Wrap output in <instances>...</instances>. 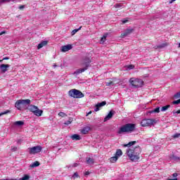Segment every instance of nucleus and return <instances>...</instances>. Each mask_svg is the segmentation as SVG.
Returning <instances> with one entry per match:
<instances>
[{"label":"nucleus","mask_w":180,"mask_h":180,"mask_svg":"<svg viewBox=\"0 0 180 180\" xmlns=\"http://www.w3.org/2000/svg\"><path fill=\"white\" fill-rule=\"evenodd\" d=\"M141 149L140 146H136L135 148H130L127 149V155L132 162H137L140 160V154Z\"/></svg>","instance_id":"nucleus-1"},{"label":"nucleus","mask_w":180,"mask_h":180,"mask_svg":"<svg viewBox=\"0 0 180 180\" xmlns=\"http://www.w3.org/2000/svg\"><path fill=\"white\" fill-rule=\"evenodd\" d=\"M134 129H136V125L134 124H126L122 127H120V129L117 131V134L122 135L124 133L132 132Z\"/></svg>","instance_id":"nucleus-2"},{"label":"nucleus","mask_w":180,"mask_h":180,"mask_svg":"<svg viewBox=\"0 0 180 180\" xmlns=\"http://www.w3.org/2000/svg\"><path fill=\"white\" fill-rule=\"evenodd\" d=\"M129 84L131 88L137 89L139 88H142L143 85H144V82L142 79L131 77L129 79Z\"/></svg>","instance_id":"nucleus-3"},{"label":"nucleus","mask_w":180,"mask_h":180,"mask_svg":"<svg viewBox=\"0 0 180 180\" xmlns=\"http://www.w3.org/2000/svg\"><path fill=\"white\" fill-rule=\"evenodd\" d=\"M30 103V99L19 100L15 102V107L17 108L18 110H22L26 107V105H29Z\"/></svg>","instance_id":"nucleus-4"},{"label":"nucleus","mask_w":180,"mask_h":180,"mask_svg":"<svg viewBox=\"0 0 180 180\" xmlns=\"http://www.w3.org/2000/svg\"><path fill=\"white\" fill-rule=\"evenodd\" d=\"M68 95L74 98H81L84 96L82 91L76 89H70L68 92Z\"/></svg>","instance_id":"nucleus-5"},{"label":"nucleus","mask_w":180,"mask_h":180,"mask_svg":"<svg viewBox=\"0 0 180 180\" xmlns=\"http://www.w3.org/2000/svg\"><path fill=\"white\" fill-rule=\"evenodd\" d=\"M43 148L41 146H34L32 148H27V151L30 155L39 153Z\"/></svg>","instance_id":"nucleus-6"},{"label":"nucleus","mask_w":180,"mask_h":180,"mask_svg":"<svg viewBox=\"0 0 180 180\" xmlns=\"http://www.w3.org/2000/svg\"><path fill=\"white\" fill-rule=\"evenodd\" d=\"M154 123V120L151 119H145L141 121L142 127L152 126Z\"/></svg>","instance_id":"nucleus-7"},{"label":"nucleus","mask_w":180,"mask_h":180,"mask_svg":"<svg viewBox=\"0 0 180 180\" xmlns=\"http://www.w3.org/2000/svg\"><path fill=\"white\" fill-rule=\"evenodd\" d=\"M10 68V65L9 64H1L0 65V72L1 74H4L6 73L8 70V68Z\"/></svg>","instance_id":"nucleus-8"},{"label":"nucleus","mask_w":180,"mask_h":180,"mask_svg":"<svg viewBox=\"0 0 180 180\" xmlns=\"http://www.w3.org/2000/svg\"><path fill=\"white\" fill-rule=\"evenodd\" d=\"M106 101H102L101 103H98L95 106V112H98V110H100V108H101L102 107L105 106L106 105Z\"/></svg>","instance_id":"nucleus-9"},{"label":"nucleus","mask_w":180,"mask_h":180,"mask_svg":"<svg viewBox=\"0 0 180 180\" xmlns=\"http://www.w3.org/2000/svg\"><path fill=\"white\" fill-rule=\"evenodd\" d=\"M91 60L89 57H85L83 61V63L82 65H84L85 68H89L90 66Z\"/></svg>","instance_id":"nucleus-10"},{"label":"nucleus","mask_w":180,"mask_h":180,"mask_svg":"<svg viewBox=\"0 0 180 180\" xmlns=\"http://www.w3.org/2000/svg\"><path fill=\"white\" fill-rule=\"evenodd\" d=\"M72 49V46L71 44H68L61 47V51L63 53L68 52L69 50Z\"/></svg>","instance_id":"nucleus-11"},{"label":"nucleus","mask_w":180,"mask_h":180,"mask_svg":"<svg viewBox=\"0 0 180 180\" xmlns=\"http://www.w3.org/2000/svg\"><path fill=\"white\" fill-rule=\"evenodd\" d=\"M134 31L133 29H127L126 31H124L122 34V37L124 38L127 37V36H129L131 33H132V32Z\"/></svg>","instance_id":"nucleus-12"},{"label":"nucleus","mask_w":180,"mask_h":180,"mask_svg":"<svg viewBox=\"0 0 180 180\" xmlns=\"http://www.w3.org/2000/svg\"><path fill=\"white\" fill-rule=\"evenodd\" d=\"M114 114H115V111H112V110L110 111L108 115L105 117L104 122H106L108 120H111Z\"/></svg>","instance_id":"nucleus-13"},{"label":"nucleus","mask_w":180,"mask_h":180,"mask_svg":"<svg viewBox=\"0 0 180 180\" xmlns=\"http://www.w3.org/2000/svg\"><path fill=\"white\" fill-rule=\"evenodd\" d=\"M87 69V68L84 67V68L77 70L75 72H74L73 75H79V74L86 72Z\"/></svg>","instance_id":"nucleus-14"},{"label":"nucleus","mask_w":180,"mask_h":180,"mask_svg":"<svg viewBox=\"0 0 180 180\" xmlns=\"http://www.w3.org/2000/svg\"><path fill=\"white\" fill-rule=\"evenodd\" d=\"M48 44V41H42L41 43L38 44L37 49H41V48L47 46Z\"/></svg>","instance_id":"nucleus-15"},{"label":"nucleus","mask_w":180,"mask_h":180,"mask_svg":"<svg viewBox=\"0 0 180 180\" xmlns=\"http://www.w3.org/2000/svg\"><path fill=\"white\" fill-rule=\"evenodd\" d=\"M32 113H34V115L35 116L40 117L43 115L44 111L41 110H39V109L36 110V111H34Z\"/></svg>","instance_id":"nucleus-16"},{"label":"nucleus","mask_w":180,"mask_h":180,"mask_svg":"<svg viewBox=\"0 0 180 180\" xmlns=\"http://www.w3.org/2000/svg\"><path fill=\"white\" fill-rule=\"evenodd\" d=\"M91 130V127H84L83 128V129H82L81 132H82V134H87L88 132H89V131Z\"/></svg>","instance_id":"nucleus-17"},{"label":"nucleus","mask_w":180,"mask_h":180,"mask_svg":"<svg viewBox=\"0 0 180 180\" xmlns=\"http://www.w3.org/2000/svg\"><path fill=\"white\" fill-rule=\"evenodd\" d=\"M167 46H168L167 43H163L162 44L155 46L154 47V49H164L165 47H167Z\"/></svg>","instance_id":"nucleus-18"},{"label":"nucleus","mask_w":180,"mask_h":180,"mask_svg":"<svg viewBox=\"0 0 180 180\" xmlns=\"http://www.w3.org/2000/svg\"><path fill=\"white\" fill-rule=\"evenodd\" d=\"M136 143V141H131V142H129L127 144H124L122 145V146L124 148H130L131 146H132L133 145H135Z\"/></svg>","instance_id":"nucleus-19"},{"label":"nucleus","mask_w":180,"mask_h":180,"mask_svg":"<svg viewBox=\"0 0 180 180\" xmlns=\"http://www.w3.org/2000/svg\"><path fill=\"white\" fill-rule=\"evenodd\" d=\"M39 108H37V106L36 105H30L29 106V110L31 112H33L34 111H36Z\"/></svg>","instance_id":"nucleus-20"},{"label":"nucleus","mask_w":180,"mask_h":180,"mask_svg":"<svg viewBox=\"0 0 180 180\" xmlns=\"http://www.w3.org/2000/svg\"><path fill=\"white\" fill-rule=\"evenodd\" d=\"M169 158L173 161H180V158L176 156L175 155H170Z\"/></svg>","instance_id":"nucleus-21"},{"label":"nucleus","mask_w":180,"mask_h":180,"mask_svg":"<svg viewBox=\"0 0 180 180\" xmlns=\"http://www.w3.org/2000/svg\"><path fill=\"white\" fill-rule=\"evenodd\" d=\"M86 162H87V164L92 165L94 164V159L91 158H86Z\"/></svg>","instance_id":"nucleus-22"},{"label":"nucleus","mask_w":180,"mask_h":180,"mask_svg":"<svg viewBox=\"0 0 180 180\" xmlns=\"http://www.w3.org/2000/svg\"><path fill=\"white\" fill-rule=\"evenodd\" d=\"M122 155V151L121 149H117L115 156L120 158Z\"/></svg>","instance_id":"nucleus-23"},{"label":"nucleus","mask_w":180,"mask_h":180,"mask_svg":"<svg viewBox=\"0 0 180 180\" xmlns=\"http://www.w3.org/2000/svg\"><path fill=\"white\" fill-rule=\"evenodd\" d=\"M71 139L72 140L79 141L81 139L79 135L78 134H74L71 136Z\"/></svg>","instance_id":"nucleus-24"},{"label":"nucleus","mask_w":180,"mask_h":180,"mask_svg":"<svg viewBox=\"0 0 180 180\" xmlns=\"http://www.w3.org/2000/svg\"><path fill=\"white\" fill-rule=\"evenodd\" d=\"M108 34H104L103 37L101 38L100 44H103L105 42Z\"/></svg>","instance_id":"nucleus-25"},{"label":"nucleus","mask_w":180,"mask_h":180,"mask_svg":"<svg viewBox=\"0 0 180 180\" xmlns=\"http://www.w3.org/2000/svg\"><path fill=\"white\" fill-rule=\"evenodd\" d=\"M169 108H171V105H167L165 106H162L161 108V112H165L167 111Z\"/></svg>","instance_id":"nucleus-26"},{"label":"nucleus","mask_w":180,"mask_h":180,"mask_svg":"<svg viewBox=\"0 0 180 180\" xmlns=\"http://www.w3.org/2000/svg\"><path fill=\"white\" fill-rule=\"evenodd\" d=\"M39 165H40L39 162H34L32 163V165H30V167L31 168H34V167H39Z\"/></svg>","instance_id":"nucleus-27"},{"label":"nucleus","mask_w":180,"mask_h":180,"mask_svg":"<svg viewBox=\"0 0 180 180\" xmlns=\"http://www.w3.org/2000/svg\"><path fill=\"white\" fill-rule=\"evenodd\" d=\"M118 158H119V157H116L115 155L112 157V158H110V162L111 163H115V162L117 161Z\"/></svg>","instance_id":"nucleus-28"},{"label":"nucleus","mask_w":180,"mask_h":180,"mask_svg":"<svg viewBox=\"0 0 180 180\" xmlns=\"http://www.w3.org/2000/svg\"><path fill=\"white\" fill-rule=\"evenodd\" d=\"M30 175L29 174H24V176L19 179V180H29L30 179Z\"/></svg>","instance_id":"nucleus-29"},{"label":"nucleus","mask_w":180,"mask_h":180,"mask_svg":"<svg viewBox=\"0 0 180 180\" xmlns=\"http://www.w3.org/2000/svg\"><path fill=\"white\" fill-rule=\"evenodd\" d=\"M15 126H22L24 125V122L22 121H17L14 123Z\"/></svg>","instance_id":"nucleus-30"},{"label":"nucleus","mask_w":180,"mask_h":180,"mask_svg":"<svg viewBox=\"0 0 180 180\" xmlns=\"http://www.w3.org/2000/svg\"><path fill=\"white\" fill-rule=\"evenodd\" d=\"M82 27H79V28L73 30L72 32V35L74 36L75 34H76V33L78 32L81 30Z\"/></svg>","instance_id":"nucleus-31"},{"label":"nucleus","mask_w":180,"mask_h":180,"mask_svg":"<svg viewBox=\"0 0 180 180\" xmlns=\"http://www.w3.org/2000/svg\"><path fill=\"white\" fill-rule=\"evenodd\" d=\"M72 122V117H69L68 121H66L64 124L65 125H69Z\"/></svg>","instance_id":"nucleus-32"},{"label":"nucleus","mask_w":180,"mask_h":180,"mask_svg":"<svg viewBox=\"0 0 180 180\" xmlns=\"http://www.w3.org/2000/svg\"><path fill=\"white\" fill-rule=\"evenodd\" d=\"M160 107H158L157 108H155L153 110L151 111V113H160Z\"/></svg>","instance_id":"nucleus-33"},{"label":"nucleus","mask_w":180,"mask_h":180,"mask_svg":"<svg viewBox=\"0 0 180 180\" xmlns=\"http://www.w3.org/2000/svg\"><path fill=\"white\" fill-rule=\"evenodd\" d=\"M115 83L113 82L109 81L106 82V86H114Z\"/></svg>","instance_id":"nucleus-34"},{"label":"nucleus","mask_w":180,"mask_h":180,"mask_svg":"<svg viewBox=\"0 0 180 180\" xmlns=\"http://www.w3.org/2000/svg\"><path fill=\"white\" fill-rule=\"evenodd\" d=\"M58 116H60L61 117H67V114H65V112H58Z\"/></svg>","instance_id":"nucleus-35"},{"label":"nucleus","mask_w":180,"mask_h":180,"mask_svg":"<svg viewBox=\"0 0 180 180\" xmlns=\"http://www.w3.org/2000/svg\"><path fill=\"white\" fill-rule=\"evenodd\" d=\"M79 174H78V172H75V173H74V174L72 175V179H77V178H79Z\"/></svg>","instance_id":"nucleus-36"},{"label":"nucleus","mask_w":180,"mask_h":180,"mask_svg":"<svg viewBox=\"0 0 180 180\" xmlns=\"http://www.w3.org/2000/svg\"><path fill=\"white\" fill-rule=\"evenodd\" d=\"M8 113H11V111L10 110L4 111L1 113H0V117L3 116L4 115H6Z\"/></svg>","instance_id":"nucleus-37"},{"label":"nucleus","mask_w":180,"mask_h":180,"mask_svg":"<svg viewBox=\"0 0 180 180\" xmlns=\"http://www.w3.org/2000/svg\"><path fill=\"white\" fill-rule=\"evenodd\" d=\"M172 138H173V139H179V138H180V134H174L172 136Z\"/></svg>","instance_id":"nucleus-38"},{"label":"nucleus","mask_w":180,"mask_h":180,"mask_svg":"<svg viewBox=\"0 0 180 180\" xmlns=\"http://www.w3.org/2000/svg\"><path fill=\"white\" fill-rule=\"evenodd\" d=\"M127 68L130 70L134 69V66L133 65H129L127 66Z\"/></svg>","instance_id":"nucleus-39"},{"label":"nucleus","mask_w":180,"mask_h":180,"mask_svg":"<svg viewBox=\"0 0 180 180\" xmlns=\"http://www.w3.org/2000/svg\"><path fill=\"white\" fill-rule=\"evenodd\" d=\"M172 103L174 105H179L180 103V99H178L177 101H174Z\"/></svg>","instance_id":"nucleus-40"},{"label":"nucleus","mask_w":180,"mask_h":180,"mask_svg":"<svg viewBox=\"0 0 180 180\" xmlns=\"http://www.w3.org/2000/svg\"><path fill=\"white\" fill-rule=\"evenodd\" d=\"M174 98H180V91H179L176 94H174Z\"/></svg>","instance_id":"nucleus-41"},{"label":"nucleus","mask_w":180,"mask_h":180,"mask_svg":"<svg viewBox=\"0 0 180 180\" xmlns=\"http://www.w3.org/2000/svg\"><path fill=\"white\" fill-rule=\"evenodd\" d=\"M115 7L116 8H121V5H120V4H115Z\"/></svg>","instance_id":"nucleus-42"},{"label":"nucleus","mask_w":180,"mask_h":180,"mask_svg":"<svg viewBox=\"0 0 180 180\" xmlns=\"http://www.w3.org/2000/svg\"><path fill=\"white\" fill-rule=\"evenodd\" d=\"M5 60H9V57H4V58H3V60H0V63H2V61Z\"/></svg>","instance_id":"nucleus-43"},{"label":"nucleus","mask_w":180,"mask_h":180,"mask_svg":"<svg viewBox=\"0 0 180 180\" xmlns=\"http://www.w3.org/2000/svg\"><path fill=\"white\" fill-rule=\"evenodd\" d=\"M129 20H122V25L127 23Z\"/></svg>","instance_id":"nucleus-44"},{"label":"nucleus","mask_w":180,"mask_h":180,"mask_svg":"<svg viewBox=\"0 0 180 180\" xmlns=\"http://www.w3.org/2000/svg\"><path fill=\"white\" fill-rule=\"evenodd\" d=\"M12 151H17L18 150V148L17 147H13L12 148Z\"/></svg>","instance_id":"nucleus-45"},{"label":"nucleus","mask_w":180,"mask_h":180,"mask_svg":"<svg viewBox=\"0 0 180 180\" xmlns=\"http://www.w3.org/2000/svg\"><path fill=\"white\" fill-rule=\"evenodd\" d=\"M174 114H180V110H177V111H173Z\"/></svg>","instance_id":"nucleus-46"},{"label":"nucleus","mask_w":180,"mask_h":180,"mask_svg":"<svg viewBox=\"0 0 180 180\" xmlns=\"http://www.w3.org/2000/svg\"><path fill=\"white\" fill-rule=\"evenodd\" d=\"M24 8H25V6H19L20 10H22V9H24Z\"/></svg>","instance_id":"nucleus-47"},{"label":"nucleus","mask_w":180,"mask_h":180,"mask_svg":"<svg viewBox=\"0 0 180 180\" xmlns=\"http://www.w3.org/2000/svg\"><path fill=\"white\" fill-rule=\"evenodd\" d=\"M6 31H3L1 32H0V36H1L2 34H6Z\"/></svg>","instance_id":"nucleus-48"},{"label":"nucleus","mask_w":180,"mask_h":180,"mask_svg":"<svg viewBox=\"0 0 180 180\" xmlns=\"http://www.w3.org/2000/svg\"><path fill=\"white\" fill-rule=\"evenodd\" d=\"M90 174V172H86L85 173H84V176H88V175H89Z\"/></svg>","instance_id":"nucleus-49"},{"label":"nucleus","mask_w":180,"mask_h":180,"mask_svg":"<svg viewBox=\"0 0 180 180\" xmlns=\"http://www.w3.org/2000/svg\"><path fill=\"white\" fill-rule=\"evenodd\" d=\"M179 176V174H177L176 173H174L173 174H172V176H174V177H176V176Z\"/></svg>","instance_id":"nucleus-50"},{"label":"nucleus","mask_w":180,"mask_h":180,"mask_svg":"<svg viewBox=\"0 0 180 180\" xmlns=\"http://www.w3.org/2000/svg\"><path fill=\"white\" fill-rule=\"evenodd\" d=\"M22 143V139H18V144H21Z\"/></svg>","instance_id":"nucleus-51"},{"label":"nucleus","mask_w":180,"mask_h":180,"mask_svg":"<svg viewBox=\"0 0 180 180\" xmlns=\"http://www.w3.org/2000/svg\"><path fill=\"white\" fill-rule=\"evenodd\" d=\"M72 167H78V164H77V163H74V164L72 165Z\"/></svg>","instance_id":"nucleus-52"},{"label":"nucleus","mask_w":180,"mask_h":180,"mask_svg":"<svg viewBox=\"0 0 180 180\" xmlns=\"http://www.w3.org/2000/svg\"><path fill=\"white\" fill-rule=\"evenodd\" d=\"M91 113H92V112H91V111H89V112L87 113V115H86V116H88V115H91Z\"/></svg>","instance_id":"nucleus-53"},{"label":"nucleus","mask_w":180,"mask_h":180,"mask_svg":"<svg viewBox=\"0 0 180 180\" xmlns=\"http://www.w3.org/2000/svg\"><path fill=\"white\" fill-rule=\"evenodd\" d=\"M168 180H177V178H176V179H169Z\"/></svg>","instance_id":"nucleus-54"},{"label":"nucleus","mask_w":180,"mask_h":180,"mask_svg":"<svg viewBox=\"0 0 180 180\" xmlns=\"http://www.w3.org/2000/svg\"><path fill=\"white\" fill-rule=\"evenodd\" d=\"M57 67L56 65H53V68H56Z\"/></svg>","instance_id":"nucleus-55"},{"label":"nucleus","mask_w":180,"mask_h":180,"mask_svg":"<svg viewBox=\"0 0 180 180\" xmlns=\"http://www.w3.org/2000/svg\"><path fill=\"white\" fill-rule=\"evenodd\" d=\"M3 180H14V179H3Z\"/></svg>","instance_id":"nucleus-56"},{"label":"nucleus","mask_w":180,"mask_h":180,"mask_svg":"<svg viewBox=\"0 0 180 180\" xmlns=\"http://www.w3.org/2000/svg\"><path fill=\"white\" fill-rule=\"evenodd\" d=\"M179 47L180 48V43L179 44Z\"/></svg>","instance_id":"nucleus-57"}]
</instances>
